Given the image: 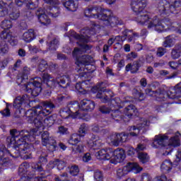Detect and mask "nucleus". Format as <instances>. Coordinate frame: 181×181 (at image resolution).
<instances>
[{
  "label": "nucleus",
  "instance_id": "obj_1",
  "mask_svg": "<svg viewBox=\"0 0 181 181\" xmlns=\"http://www.w3.org/2000/svg\"><path fill=\"white\" fill-rule=\"evenodd\" d=\"M11 136H8L6 141L8 144L14 145L11 151L6 150L4 146H0V156L8 155L12 158H19L21 156L23 159H32V152L30 151V146L26 141H32L34 137L30 133L25 130L18 132L13 129L10 130Z\"/></svg>",
  "mask_w": 181,
  "mask_h": 181
},
{
  "label": "nucleus",
  "instance_id": "obj_2",
  "mask_svg": "<svg viewBox=\"0 0 181 181\" xmlns=\"http://www.w3.org/2000/svg\"><path fill=\"white\" fill-rule=\"evenodd\" d=\"M86 18H95L103 21L104 25L108 28H115L117 25H121L118 17L112 16L110 10L102 9L100 6L88 7L84 11Z\"/></svg>",
  "mask_w": 181,
  "mask_h": 181
},
{
  "label": "nucleus",
  "instance_id": "obj_3",
  "mask_svg": "<svg viewBox=\"0 0 181 181\" xmlns=\"http://www.w3.org/2000/svg\"><path fill=\"white\" fill-rule=\"evenodd\" d=\"M147 28L148 29H154V30L158 33L172 29L173 30H177V33L181 34V23H172L169 18L160 20L158 16H154L149 21Z\"/></svg>",
  "mask_w": 181,
  "mask_h": 181
},
{
  "label": "nucleus",
  "instance_id": "obj_4",
  "mask_svg": "<svg viewBox=\"0 0 181 181\" xmlns=\"http://www.w3.org/2000/svg\"><path fill=\"white\" fill-rule=\"evenodd\" d=\"M98 159L101 160H110L111 163L117 165V163H122L125 159V151L122 148H117L116 150H112V148H103L99 151L96 153Z\"/></svg>",
  "mask_w": 181,
  "mask_h": 181
},
{
  "label": "nucleus",
  "instance_id": "obj_5",
  "mask_svg": "<svg viewBox=\"0 0 181 181\" xmlns=\"http://www.w3.org/2000/svg\"><path fill=\"white\" fill-rule=\"evenodd\" d=\"M26 80L28 79H25V76L19 74L16 78V83L18 86L23 83V90L26 93H31L33 97H37L42 93V78H35L33 82H29L27 84Z\"/></svg>",
  "mask_w": 181,
  "mask_h": 181
},
{
  "label": "nucleus",
  "instance_id": "obj_6",
  "mask_svg": "<svg viewBox=\"0 0 181 181\" xmlns=\"http://www.w3.org/2000/svg\"><path fill=\"white\" fill-rule=\"evenodd\" d=\"M50 110H42V107L36 106L33 109H30L26 111L25 116L28 118L30 124H34L36 128H40L43 124V118L47 117Z\"/></svg>",
  "mask_w": 181,
  "mask_h": 181
},
{
  "label": "nucleus",
  "instance_id": "obj_7",
  "mask_svg": "<svg viewBox=\"0 0 181 181\" xmlns=\"http://www.w3.org/2000/svg\"><path fill=\"white\" fill-rule=\"evenodd\" d=\"M90 30H86L85 35H79V34H75L74 38L78 40L76 42L78 46H79L80 48H74L72 54L74 57H76V60L77 59H80V54H83V53H86L88 50H90L91 49V46L87 45L90 39Z\"/></svg>",
  "mask_w": 181,
  "mask_h": 181
},
{
  "label": "nucleus",
  "instance_id": "obj_8",
  "mask_svg": "<svg viewBox=\"0 0 181 181\" xmlns=\"http://www.w3.org/2000/svg\"><path fill=\"white\" fill-rule=\"evenodd\" d=\"M42 81L47 88H55L59 85L62 88H67L70 86V79L67 76L57 77L56 79L47 73L42 74Z\"/></svg>",
  "mask_w": 181,
  "mask_h": 181
},
{
  "label": "nucleus",
  "instance_id": "obj_9",
  "mask_svg": "<svg viewBox=\"0 0 181 181\" xmlns=\"http://www.w3.org/2000/svg\"><path fill=\"white\" fill-rule=\"evenodd\" d=\"M180 8V0H162L158 4V11L160 15L169 16L170 13H176Z\"/></svg>",
  "mask_w": 181,
  "mask_h": 181
},
{
  "label": "nucleus",
  "instance_id": "obj_10",
  "mask_svg": "<svg viewBox=\"0 0 181 181\" xmlns=\"http://www.w3.org/2000/svg\"><path fill=\"white\" fill-rule=\"evenodd\" d=\"M136 108L134 105H130L125 107L124 114L119 111V110H111V117L115 121H124V122H129V121L132 118V115L135 114Z\"/></svg>",
  "mask_w": 181,
  "mask_h": 181
},
{
  "label": "nucleus",
  "instance_id": "obj_11",
  "mask_svg": "<svg viewBox=\"0 0 181 181\" xmlns=\"http://www.w3.org/2000/svg\"><path fill=\"white\" fill-rule=\"evenodd\" d=\"M98 90L96 94L97 98H99L102 103L105 104L108 103L111 100L112 97H114V93L110 89L104 88V82H100L95 87Z\"/></svg>",
  "mask_w": 181,
  "mask_h": 181
},
{
  "label": "nucleus",
  "instance_id": "obj_12",
  "mask_svg": "<svg viewBox=\"0 0 181 181\" xmlns=\"http://www.w3.org/2000/svg\"><path fill=\"white\" fill-rule=\"evenodd\" d=\"M91 63V56L90 55H82L79 58H77L76 65L77 67L76 70L79 73V77L86 78L87 77V74L84 71V66H88Z\"/></svg>",
  "mask_w": 181,
  "mask_h": 181
},
{
  "label": "nucleus",
  "instance_id": "obj_13",
  "mask_svg": "<svg viewBox=\"0 0 181 181\" xmlns=\"http://www.w3.org/2000/svg\"><path fill=\"white\" fill-rule=\"evenodd\" d=\"M148 4V0H132L131 6L135 13H141L145 12V8Z\"/></svg>",
  "mask_w": 181,
  "mask_h": 181
},
{
  "label": "nucleus",
  "instance_id": "obj_14",
  "mask_svg": "<svg viewBox=\"0 0 181 181\" xmlns=\"http://www.w3.org/2000/svg\"><path fill=\"white\" fill-rule=\"evenodd\" d=\"M67 108L69 110L73 118H76L77 115H80L81 117L85 116V115L81 112V107L77 101L69 103Z\"/></svg>",
  "mask_w": 181,
  "mask_h": 181
},
{
  "label": "nucleus",
  "instance_id": "obj_15",
  "mask_svg": "<svg viewBox=\"0 0 181 181\" xmlns=\"http://www.w3.org/2000/svg\"><path fill=\"white\" fill-rule=\"evenodd\" d=\"M128 136H129L128 133H115L114 137L111 139V142L114 146H118L121 143L128 142L129 141Z\"/></svg>",
  "mask_w": 181,
  "mask_h": 181
},
{
  "label": "nucleus",
  "instance_id": "obj_16",
  "mask_svg": "<svg viewBox=\"0 0 181 181\" xmlns=\"http://www.w3.org/2000/svg\"><path fill=\"white\" fill-rule=\"evenodd\" d=\"M35 15L37 16V19L42 25H50V18L47 16L46 9L43 10L42 8H39L35 11Z\"/></svg>",
  "mask_w": 181,
  "mask_h": 181
},
{
  "label": "nucleus",
  "instance_id": "obj_17",
  "mask_svg": "<svg viewBox=\"0 0 181 181\" xmlns=\"http://www.w3.org/2000/svg\"><path fill=\"white\" fill-rule=\"evenodd\" d=\"M30 103V97L28 94H24L15 99L13 107L15 108H21L23 104H24V105H29Z\"/></svg>",
  "mask_w": 181,
  "mask_h": 181
},
{
  "label": "nucleus",
  "instance_id": "obj_18",
  "mask_svg": "<svg viewBox=\"0 0 181 181\" xmlns=\"http://www.w3.org/2000/svg\"><path fill=\"white\" fill-rule=\"evenodd\" d=\"M148 125V120H144L143 123L141 124H138L137 126H132L129 127V136H138L139 135V132H141V129L144 128Z\"/></svg>",
  "mask_w": 181,
  "mask_h": 181
},
{
  "label": "nucleus",
  "instance_id": "obj_19",
  "mask_svg": "<svg viewBox=\"0 0 181 181\" xmlns=\"http://www.w3.org/2000/svg\"><path fill=\"white\" fill-rule=\"evenodd\" d=\"M168 141H169V137L167 136H156L153 142V146H154V148H159V146H168Z\"/></svg>",
  "mask_w": 181,
  "mask_h": 181
},
{
  "label": "nucleus",
  "instance_id": "obj_20",
  "mask_svg": "<svg viewBox=\"0 0 181 181\" xmlns=\"http://www.w3.org/2000/svg\"><path fill=\"white\" fill-rule=\"evenodd\" d=\"M81 112L83 111H93L94 108H95V103L94 101L88 100V99H83L80 103Z\"/></svg>",
  "mask_w": 181,
  "mask_h": 181
},
{
  "label": "nucleus",
  "instance_id": "obj_21",
  "mask_svg": "<svg viewBox=\"0 0 181 181\" xmlns=\"http://www.w3.org/2000/svg\"><path fill=\"white\" fill-rule=\"evenodd\" d=\"M1 37L2 39H6L11 45V46H15L18 45V40L12 35V33H8L2 31L1 33Z\"/></svg>",
  "mask_w": 181,
  "mask_h": 181
},
{
  "label": "nucleus",
  "instance_id": "obj_22",
  "mask_svg": "<svg viewBox=\"0 0 181 181\" xmlns=\"http://www.w3.org/2000/svg\"><path fill=\"white\" fill-rule=\"evenodd\" d=\"M63 2L64 6L68 9V11H71V12H75L77 8H78V5L76 3V0H62Z\"/></svg>",
  "mask_w": 181,
  "mask_h": 181
},
{
  "label": "nucleus",
  "instance_id": "obj_23",
  "mask_svg": "<svg viewBox=\"0 0 181 181\" xmlns=\"http://www.w3.org/2000/svg\"><path fill=\"white\" fill-rule=\"evenodd\" d=\"M180 133H177L174 136L171 137L168 141L167 146H171L172 148L180 146Z\"/></svg>",
  "mask_w": 181,
  "mask_h": 181
},
{
  "label": "nucleus",
  "instance_id": "obj_24",
  "mask_svg": "<svg viewBox=\"0 0 181 181\" xmlns=\"http://www.w3.org/2000/svg\"><path fill=\"white\" fill-rule=\"evenodd\" d=\"M136 15H137V16L136 17V21L138 23H140L141 25H145V23H146V21L151 19L146 11L136 13Z\"/></svg>",
  "mask_w": 181,
  "mask_h": 181
},
{
  "label": "nucleus",
  "instance_id": "obj_25",
  "mask_svg": "<svg viewBox=\"0 0 181 181\" xmlns=\"http://www.w3.org/2000/svg\"><path fill=\"white\" fill-rule=\"evenodd\" d=\"M35 37L36 34H35V30L33 29H29L23 34V40L26 43H30Z\"/></svg>",
  "mask_w": 181,
  "mask_h": 181
},
{
  "label": "nucleus",
  "instance_id": "obj_26",
  "mask_svg": "<svg viewBox=\"0 0 181 181\" xmlns=\"http://www.w3.org/2000/svg\"><path fill=\"white\" fill-rule=\"evenodd\" d=\"M90 148L98 149L101 146V139L95 135H93L91 139L88 142Z\"/></svg>",
  "mask_w": 181,
  "mask_h": 181
},
{
  "label": "nucleus",
  "instance_id": "obj_27",
  "mask_svg": "<svg viewBox=\"0 0 181 181\" xmlns=\"http://www.w3.org/2000/svg\"><path fill=\"white\" fill-rule=\"evenodd\" d=\"M181 54V42L177 43L174 48L171 50V58L173 60H176V59H179Z\"/></svg>",
  "mask_w": 181,
  "mask_h": 181
},
{
  "label": "nucleus",
  "instance_id": "obj_28",
  "mask_svg": "<svg viewBox=\"0 0 181 181\" xmlns=\"http://www.w3.org/2000/svg\"><path fill=\"white\" fill-rule=\"evenodd\" d=\"M43 146H46L47 149H48L49 152H54V151L57 149V142L52 137V139H49V140L43 145Z\"/></svg>",
  "mask_w": 181,
  "mask_h": 181
},
{
  "label": "nucleus",
  "instance_id": "obj_29",
  "mask_svg": "<svg viewBox=\"0 0 181 181\" xmlns=\"http://www.w3.org/2000/svg\"><path fill=\"white\" fill-rule=\"evenodd\" d=\"M41 104L42 107H45V108L44 109L43 107H42V110H46L47 111H49L47 115H50V114H52V111H53V108H56V105H54V103H53L50 100L42 101L41 102Z\"/></svg>",
  "mask_w": 181,
  "mask_h": 181
},
{
  "label": "nucleus",
  "instance_id": "obj_30",
  "mask_svg": "<svg viewBox=\"0 0 181 181\" xmlns=\"http://www.w3.org/2000/svg\"><path fill=\"white\" fill-rule=\"evenodd\" d=\"M45 10L48 16H51L52 18H57V16H59L60 14V10L59 7H49L48 9Z\"/></svg>",
  "mask_w": 181,
  "mask_h": 181
},
{
  "label": "nucleus",
  "instance_id": "obj_31",
  "mask_svg": "<svg viewBox=\"0 0 181 181\" xmlns=\"http://www.w3.org/2000/svg\"><path fill=\"white\" fill-rule=\"evenodd\" d=\"M160 170L163 173H169L172 170V163L170 161L168 160H164L161 164Z\"/></svg>",
  "mask_w": 181,
  "mask_h": 181
},
{
  "label": "nucleus",
  "instance_id": "obj_32",
  "mask_svg": "<svg viewBox=\"0 0 181 181\" xmlns=\"http://www.w3.org/2000/svg\"><path fill=\"white\" fill-rule=\"evenodd\" d=\"M166 95H168V98H171L172 100H178V104H181V95L176 93L175 89H173V91L168 90Z\"/></svg>",
  "mask_w": 181,
  "mask_h": 181
},
{
  "label": "nucleus",
  "instance_id": "obj_33",
  "mask_svg": "<svg viewBox=\"0 0 181 181\" xmlns=\"http://www.w3.org/2000/svg\"><path fill=\"white\" fill-rule=\"evenodd\" d=\"M81 136H83L81 134H73L69 140V144H71V145H76V144H78L81 141Z\"/></svg>",
  "mask_w": 181,
  "mask_h": 181
},
{
  "label": "nucleus",
  "instance_id": "obj_34",
  "mask_svg": "<svg viewBox=\"0 0 181 181\" xmlns=\"http://www.w3.org/2000/svg\"><path fill=\"white\" fill-rule=\"evenodd\" d=\"M124 169L127 171V173H129L131 170H139L141 168L139 165L136 163H128L124 167Z\"/></svg>",
  "mask_w": 181,
  "mask_h": 181
},
{
  "label": "nucleus",
  "instance_id": "obj_35",
  "mask_svg": "<svg viewBox=\"0 0 181 181\" xmlns=\"http://www.w3.org/2000/svg\"><path fill=\"white\" fill-rule=\"evenodd\" d=\"M52 165L57 166L59 170H63L66 168V162L60 159H55L52 161Z\"/></svg>",
  "mask_w": 181,
  "mask_h": 181
},
{
  "label": "nucleus",
  "instance_id": "obj_36",
  "mask_svg": "<svg viewBox=\"0 0 181 181\" xmlns=\"http://www.w3.org/2000/svg\"><path fill=\"white\" fill-rule=\"evenodd\" d=\"M53 137H50V134L47 131H44L41 132V139H42V145H46L49 141H50V139H52Z\"/></svg>",
  "mask_w": 181,
  "mask_h": 181
},
{
  "label": "nucleus",
  "instance_id": "obj_37",
  "mask_svg": "<svg viewBox=\"0 0 181 181\" xmlns=\"http://www.w3.org/2000/svg\"><path fill=\"white\" fill-rule=\"evenodd\" d=\"M57 46H59V40L56 37H54L52 40H51L48 44V49L49 50L54 52V50L57 49Z\"/></svg>",
  "mask_w": 181,
  "mask_h": 181
},
{
  "label": "nucleus",
  "instance_id": "obj_38",
  "mask_svg": "<svg viewBox=\"0 0 181 181\" xmlns=\"http://www.w3.org/2000/svg\"><path fill=\"white\" fill-rule=\"evenodd\" d=\"M9 52V47L5 40L0 42V54H6Z\"/></svg>",
  "mask_w": 181,
  "mask_h": 181
},
{
  "label": "nucleus",
  "instance_id": "obj_39",
  "mask_svg": "<svg viewBox=\"0 0 181 181\" xmlns=\"http://www.w3.org/2000/svg\"><path fill=\"white\" fill-rule=\"evenodd\" d=\"M28 169H29V164L28 163H23L19 167L18 173L23 176V175L28 173Z\"/></svg>",
  "mask_w": 181,
  "mask_h": 181
},
{
  "label": "nucleus",
  "instance_id": "obj_40",
  "mask_svg": "<svg viewBox=\"0 0 181 181\" xmlns=\"http://www.w3.org/2000/svg\"><path fill=\"white\" fill-rule=\"evenodd\" d=\"M59 114L62 118H69L70 115L72 116L70 110H69V107H64L60 110Z\"/></svg>",
  "mask_w": 181,
  "mask_h": 181
},
{
  "label": "nucleus",
  "instance_id": "obj_41",
  "mask_svg": "<svg viewBox=\"0 0 181 181\" xmlns=\"http://www.w3.org/2000/svg\"><path fill=\"white\" fill-rule=\"evenodd\" d=\"M163 47H172L173 46V39L170 37V35L165 37L164 42H163Z\"/></svg>",
  "mask_w": 181,
  "mask_h": 181
},
{
  "label": "nucleus",
  "instance_id": "obj_42",
  "mask_svg": "<svg viewBox=\"0 0 181 181\" xmlns=\"http://www.w3.org/2000/svg\"><path fill=\"white\" fill-rule=\"evenodd\" d=\"M138 158L141 163H146V162H149V156H148L147 153L139 152L138 153Z\"/></svg>",
  "mask_w": 181,
  "mask_h": 181
},
{
  "label": "nucleus",
  "instance_id": "obj_43",
  "mask_svg": "<svg viewBox=\"0 0 181 181\" xmlns=\"http://www.w3.org/2000/svg\"><path fill=\"white\" fill-rule=\"evenodd\" d=\"M94 179L95 181H103L104 180V175L103 172L100 170H95L94 171Z\"/></svg>",
  "mask_w": 181,
  "mask_h": 181
},
{
  "label": "nucleus",
  "instance_id": "obj_44",
  "mask_svg": "<svg viewBox=\"0 0 181 181\" xmlns=\"http://www.w3.org/2000/svg\"><path fill=\"white\" fill-rule=\"evenodd\" d=\"M1 26L4 30L3 32H8L6 29L12 28V22L11 20H4L1 22Z\"/></svg>",
  "mask_w": 181,
  "mask_h": 181
},
{
  "label": "nucleus",
  "instance_id": "obj_45",
  "mask_svg": "<svg viewBox=\"0 0 181 181\" xmlns=\"http://www.w3.org/2000/svg\"><path fill=\"white\" fill-rule=\"evenodd\" d=\"M8 154H4V156H0V165L1 166H8L9 165V158Z\"/></svg>",
  "mask_w": 181,
  "mask_h": 181
},
{
  "label": "nucleus",
  "instance_id": "obj_46",
  "mask_svg": "<svg viewBox=\"0 0 181 181\" xmlns=\"http://www.w3.org/2000/svg\"><path fill=\"white\" fill-rule=\"evenodd\" d=\"M49 67V64H47V62H46L44 59H42L38 65V70L39 71H41L43 73Z\"/></svg>",
  "mask_w": 181,
  "mask_h": 181
},
{
  "label": "nucleus",
  "instance_id": "obj_47",
  "mask_svg": "<svg viewBox=\"0 0 181 181\" xmlns=\"http://www.w3.org/2000/svg\"><path fill=\"white\" fill-rule=\"evenodd\" d=\"M87 131H88V126H87L86 123L81 124L78 129L79 134H81L82 136H84Z\"/></svg>",
  "mask_w": 181,
  "mask_h": 181
},
{
  "label": "nucleus",
  "instance_id": "obj_48",
  "mask_svg": "<svg viewBox=\"0 0 181 181\" xmlns=\"http://www.w3.org/2000/svg\"><path fill=\"white\" fill-rule=\"evenodd\" d=\"M87 81L88 83V81H86V79H84V81H83L82 82L76 83L75 87L76 90L79 91V93H82L83 90H84V87L85 86H86Z\"/></svg>",
  "mask_w": 181,
  "mask_h": 181
},
{
  "label": "nucleus",
  "instance_id": "obj_49",
  "mask_svg": "<svg viewBox=\"0 0 181 181\" xmlns=\"http://www.w3.org/2000/svg\"><path fill=\"white\" fill-rule=\"evenodd\" d=\"M126 175H128V171L127 168L124 167L122 168H118L117 170V176L120 179V177H124Z\"/></svg>",
  "mask_w": 181,
  "mask_h": 181
},
{
  "label": "nucleus",
  "instance_id": "obj_50",
  "mask_svg": "<svg viewBox=\"0 0 181 181\" xmlns=\"http://www.w3.org/2000/svg\"><path fill=\"white\" fill-rule=\"evenodd\" d=\"M8 11L6 8V6L2 5L0 1V18H4V16H6L8 15Z\"/></svg>",
  "mask_w": 181,
  "mask_h": 181
},
{
  "label": "nucleus",
  "instance_id": "obj_51",
  "mask_svg": "<svg viewBox=\"0 0 181 181\" xmlns=\"http://www.w3.org/2000/svg\"><path fill=\"white\" fill-rule=\"evenodd\" d=\"M78 172H80V169L78 165H72L69 169V173L72 176H77L78 175Z\"/></svg>",
  "mask_w": 181,
  "mask_h": 181
},
{
  "label": "nucleus",
  "instance_id": "obj_52",
  "mask_svg": "<svg viewBox=\"0 0 181 181\" xmlns=\"http://www.w3.org/2000/svg\"><path fill=\"white\" fill-rule=\"evenodd\" d=\"M73 152H75V153H83L84 152V146L83 144L75 146L73 148Z\"/></svg>",
  "mask_w": 181,
  "mask_h": 181
},
{
  "label": "nucleus",
  "instance_id": "obj_53",
  "mask_svg": "<svg viewBox=\"0 0 181 181\" xmlns=\"http://www.w3.org/2000/svg\"><path fill=\"white\" fill-rule=\"evenodd\" d=\"M29 74H30V68L28 66H25L23 69L22 74H21V76H24L25 79L29 78Z\"/></svg>",
  "mask_w": 181,
  "mask_h": 181
},
{
  "label": "nucleus",
  "instance_id": "obj_54",
  "mask_svg": "<svg viewBox=\"0 0 181 181\" xmlns=\"http://www.w3.org/2000/svg\"><path fill=\"white\" fill-rule=\"evenodd\" d=\"M139 70V61H134L132 64V73H136Z\"/></svg>",
  "mask_w": 181,
  "mask_h": 181
},
{
  "label": "nucleus",
  "instance_id": "obj_55",
  "mask_svg": "<svg viewBox=\"0 0 181 181\" xmlns=\"http://www.w3.org/2000/svg\"><path fill=\"white\" fill-rule=\"evenodd\" d=\"M45 4L51 5V6H57L60 5V1L59 0H43Z\"/></svg>",
  "mask_w": 181,
  "mask_h": 181
},
{
  "label": "nucleus",
  "instance_id": "obj_56",
  "mask_svg": "<svg viewBox=\"0 0 181 181\" xmlns=\"http://www.w3.org/2000/svg\"><path fill=\"white\" fill-rule=\"evenodd\" d=\"M129 33H131V32L128 30V35H127L128 42H132V40L135 39V37H139V33H132V34H129Z\"/></svg>",
  "mask_w": 181,
  "mask_h": 181
},
{
  "label": "nucleus",
  "instance_id": "obj_57",
  "mask_svg": "<svg viewBox=\"0 0 181 181\" xmlns=\"http://www.w3.org/2000/svg\"><path fill=\"white\" fill-rule=\"evenodd\" d=\"M166 52L167 50L165 48L159 47L157 49L156 55L158 56V57H162V56H165Z\"/></svg>",
  "mask_w": 181,
  "mask_h": 181
},
{
  "label": "nucleus",
  "instance_id": "obj_58",
  "mask_svg": "<svg viewBox=\"0 0 181 181\" xmlns=\"http://www.w3.org/2000/svg\"><path fill=\"white\" fill-rule=\"evenodd\" d=\"M136 57H138V53L132 52L127 55V60L132 62V60L136 59Z\"/></svg>",
  "mask_w": 181,
  "mask_h": 181
},
{
  "label": "nucleus",
  "instance_id": "obj_59",
  "mask_svg": "<svg viewBox=\"0 0 181 181\" xmlns=\"http://www.w3.org/2000/svg\"><path fill=\"white\" fill-rule=\"evenodd\" d=\"M146 94L150 97H152L154 94H156V95H160V93H159L158 90H152L151 88L146 89Z\"/></svg>",
  "mask_w": 181,
  "mask_h": 181
},
{
  "label": "nucleus",
  "instance_id": "obj_60",
  "mask_svg": "<svg viewBox=\"0 0 181 181\" xmlns=\"http://www.w3.org/2000/svg\"><path fill=\"white\" fill-rule=\"evenodd\" d=\"M21 13L18 11H13L11 13H10V18L12 19V21H16L18 18H19Z\"/></svg>",
  "mask_w": 181,
  "mask_h": 181
},
{
  "label": "nucleus",
  "instance_id": "obj_61",
  "mask_svg": "<svg viewBox=\"0 0 181 181\" xmlns=\"http://www.w3.org/2000/svg\"><path fill=\"white\" fill-rule=\"evenodd\" d=\"M32 168L37 172H43V167H42V165H40L38 163H33Z\"/></svg>",
  "mask_w": 181,
  "mask_h": 181
},
{
  "label": "nucleus",
  "instance_id": "obj_62",
  "mask_svg": "<svg viewBox=\"0 0 181 181\" xmlns=\"http://www.w3.org/2000/svg\"><path fill=\"white\" fill-rule=\"evenodd\" d=\"M141 181H152V177L146 173L141 175Z\"/></svg>",
  "mask_w": 181,
  "mask_h": 181
},
{
  "label": "nucleus",
  "instance_id": "obj_63",
  "mask_svg": "<svg viewBox=\"0 0 181 181\" xmlns=\"http://www.w3.org/2000/svg\"><path fill=\"white\" fill-rule=\"evenodd\" d=\"M92 131L95 134H99V132H101V131H103V128L98 126V124H93L92 126Z\"/></svg>",
  "mask_w": 181,
  "mask_h": 181
},
{
  "label": "nucleus",
  "instance_id": "obj_64",
  "mask_svg": "<svg viewBox=\"0 0 181 181\" xmlns=\"http://www.w3.org/2000/svg\"><path fill=\"white\" fill-rule=\"evenodd\" d=\"M180 160H181V148H179L177 150V153L176 154V159L175 161L176 166L179 165V162H180Z\"/></svg>",
  "mask_w": 181,
  "mask_h": 181
}]
</instances>
